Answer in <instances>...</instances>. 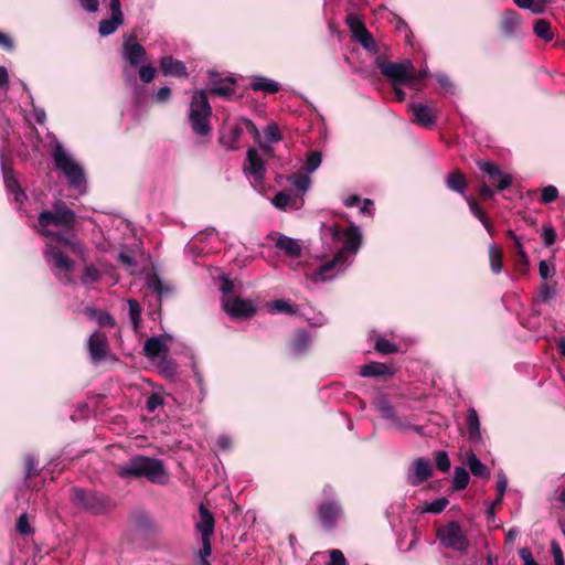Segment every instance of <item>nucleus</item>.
<instances>
[{
	"label": "nucleus",
	"mask_w": 565,
	"mask_h": 565,
	"mask_svg": "<svg viewBox=\"0 0 565 565\" xmlns=\"http://www.w3.org/2000/svg\"><path fill=\"white\" fill-rule=\"evenodd\" d=\"M26 478L34 476L38 471V462L33 457H28L25 460Z\"/></svg>",
	"instance_id": "nucleus-64"
},
{
	"label": "nucleus",
	"mask_w": 565,
	"mask_h": 565,
	"mask_svg": "<svg viewBox=\"0 0 565 565\" xmlns=\"http://www.w3.org/2000/svg\"><path fill=\"white\" fill-rule=\"evenodd\" d=\"M327 233L334 243H342L343 245L332 259L324 262L310 275L311 281L316 284L332 279L343 273L352 264L362 245V234L355 225L342 228L338 224H331L327 227Z\"/></svg>",
	"instance_id": "nucleus-2"
},
{
	"label": "nucleus",
	"mask_w": 565,
	"mask_h": 565,
	"mask_svg": "<svg viewBox=\"0 0 565 565\" xmlns=\"http://www.w3.org/2000/svg\"><path fill=\"white\" fill-rule=\"evenodd\" d=\"M514 246H515L516 255L520 258V262L523 263L524 265H527L529 264V257L526 255V252H525V249L523 247V244H522L521 239H516L514 242Z\"/></svg>",
	"instance_id": "nucleus-62"
},
{
	"label": "nucleus",
	"mask_w": 565,
	"mask_h": 565,
	"mask_svg": "<svg viewBox=\"0 0 565 565\" xmlns=\"http://www.w3.org/2000/svg\"><path fill=\"white\" fill-rule=\"evenodd\" d=\"M273 204L279 210H298L302 206L303 200L302 198L294 196L290 193L280 191L278 192L274 199Z\"/></svg>",
	"instance_id": "nucleus-23"
},
{
	"label": "nucleus",
	"mask_w": 565,
	"mask_h": 565,
	"mask_svg": "<svg viewBox=\"0 0 565 565\" xmlns=\"http://www.w3.org/2000/svg\"><path fill=\"white\" fill-rule=\"evenodd\" d=\"M52 157L55 168L66 178L70 188L74 189L79 195L86 194L88 185L85 170L63 148L62 143H56Z\"/></svg>",
	"instance_id": "nucleus-4"
},
{
	"label": "nucleus",
	"mask_w": 565,
	"mask_h": 565,
	"mask_svg": "<svg viewBox=\"0 0 565 565\" xmlns=\"http://www.w3.org/2000/svg\"><path fill=\"white\" fill-rule=\"evenodd\" d=\"M447 505L448 500L446 498H439L429 503L426 510L431 513H440L446 509Z\"/></svg>",
	"instance_id": "nucleus-55"
},
{
	"label": "nucleus",
	"mask_w": 565,
	"mask_h": 565,
	"mask_svg": "<svg viewBox=\"0 0 565 565\" xmlns=\"http://www.w3.org/2000/svg\"><path fill=\"white\" fill-rule=\"evenodd\" d=\"M161 370L167 376H173L177 373V365L170 360H164L161 363Z\"/></svg>",
	"instance_id": "nucleus-63"
},
{
	"label": "nucleus",
	"mask_w": 565,
	"mask_h": 565,
	"mask_svg": "<svg viewBox=\"0 0 565 565\" xmlns=\"http://www.w3.org/2000/svg\"><path fill=\"white\" fill-rule=\"evenodd\" d=\"M288 180L292 188L297 190L301 195L306 194L311 185V179L308 173H296L290 175Z\"/></svg>",
	"instance_id": "nucleus-36"
},
{
	"label": "nucleus",
	"mask_w": 565,
	"mask_h": 565,
	"mask_svg": "<svg viewBox=\"0 0 565 565\" xmlns=\"http://www.w3.org/2000/svg\"><path fill=\"white\" fill-rule=\"evenodd\" d=\"M162 403H163L162 397L157 393H152L150 396H148V398L146 401V408L148 412L152 413L160 405H162Z\"/></svg>",
	"instance_id": "nucleus-52"
},
{
	"label": "nucleus",
	"mask_w": 565,
	"mask_h": 565,
	"mask_svg": "<svg viewBox=\"0 0 565 565\" xmlns=\"http://www.w3.org/2000/svg\"><path fill=\"white\" fill-rule=\"evenodd\" d=\"M541 237L545 244V246H552L556 241V232L552 226L544 227L541 234Z\"/></svg>",
	"instance_id": "nucleus-54"
},
{
	"label": "nucleus",
	"mask_w": 565,
	"mask_h": 565,
	"mask_svg": "<svg viewBox=\"0 0 565 565\" xmlns=\"http://www.w3.org/2000/svg\"><path fill=\"white\" fill-rule=\"evenodd\" d=\"M359 374L363 377H375L392 375L391 369L381 362H371L360 367Z\"/></svg>",
	"instance_id": "nucleus-29"
},
{
	"label": "nucleus",
	"mask_w": 565,
	"mask_h": 565,
	"mask_svg": "<svg viewBox=\"0 0 565 565\" xmlns=\"http://www.w3.org/2000/svg\"><path fill=\"white\" fill-rule=\"evenodd\" d=\"M375 350L382 354H393L398 351V347L384 337H379L375 341Z\"/></svg>",
	"instance_id": "nucleus-41"
},
{
	"label": "nucleus",
	"mask_w": 565,
	"mask_h": 565,
	"mask_svg": "<svg viewBox=\"0 0 565 565\" xmlns=\"http://www.w3.org/2000/svg\"><path fill=\"white\" fill-rule=\"evenodd\" d=\"M534 32L539 38L546 42L553 40L554 36L553 32L551 31V24L543 19L536 21L534 25Z\"/></svg>",
	"instance_id": "nucleus-39"
},
{
	"label": "nucleus",
	"mask_w": 565,
	"mask_h": 565,
	"mask_svg": "<svg viewBox=\"0 0 565 565\" xmlns=\"http://www.w3.org/2000/svg\"><path fill=\"white\" fill-rule=\"evenodd\" d=\"M211 107L203 90L194 92L190 103L189 120L192 130L199 136H205L210 131Z\"/></svg>",
	"instance_id": "nucleus-7"
},
{
	"label": "nucleus",
	"mask_w": 565,
	"mask_h": 565,
	"mask_svg": "<svg viewBox=\"0 0 565 565\" xmlns=\"http://www.w3.org/2000/svg\"><path fill=\"white\" fill-rule=\"evenodd\" d=\"M202 547L199 552V556L201 558V563L207 561V557L212 554V544L211 539H201Z\"/></svg>",
	"instance_id": "nucleus-57"
},
{
	"label": "nucleus",
	"mask_w": 565,
	"mask_h": 565,
	"mask_svg": "<svg viewBox=\"0 0 565 565\" xmlns=\"http://www.w3.org/2000/svg\"><path fill=\"white\" fill-rule=\"evenodd\" d=\"M271 309L277 312H284L287 315H295L297 312V309L288 301L286 300H275L271 303Z\"/></svg>",
	"instance_id": "nucleus-47"
},
{
	"label": "nucleus",
	"mask_w": 565,
	"mask_h": 565,
	"mask_svg": "<svg viewBox=\"0 0 565 565\" xmlns=\"http://www.w3.org/2000/svg\"><path fill=\"white\" fill-rule=\"evenodd\" d=\"M143 352L148 358H157L168 352V347L161 337H151L143 344Z\"/></svg>",
	"instance_id": "nucleus-27"
},
{
	"label": "nucleus",
	"mask_w": 565,
	"mask_h": 565,
	"mask_svg": "<svg viewBox=\"0 0 565 565\" xmlns=\"http://www.w3.org/2000/svg\"><path fill=\"white\" fill-rule=\"evenodd\" d=\"M377 409L383 418L392 422L393 427L404 431V423L396 417V412L393 405H391L386 399H381L377 403Z\"/></svg>",
	"instance_id": "nucleus-28"
},
{
	"label": "nucleus",
	"mask_w": 565,
	"mask_h": 565,
	"mask_svg": "<svg viewBox=\"0 0 565 565\" xmlns=\"http://www.w3.org/2000/svg\"><path fill=\"white\" fill-rule=\"evenodd\" d=\"M519 555L523 561V565H539L529 548H526V547L521 548L519 551Z\"/></svg>",
	"instance_id": "nucleus-61"
},
{
	"label": "nucleus",
	"mask_w": 565,
	"mask_h": 565,
	"mask_svg": "<svg viewBox=\"0 0 565 565\" xmlns=\"http://www.w3.org/2000/svg\"><path fill=\"white\" fill-rule=\"evenodd\" d=\"M318 518L324 530H333L342 516V508L335 500H326L318 507Z\"/></svg>",
	"instance_id": "nucleus-11"
},
{
	"label": "nucleus",
	"mask_w": 565,
	"mask_h": 565,
	"mask_svg": "<svg viewBox=\"0 0 565 565\" xmlns=\"http://www.w3.org/2000/svg\"><path fill=\"white\" fill-rule=\"evenodd\" d=\"M1 167H2L3 181H4L7 190L10 193L14 194V200L17 202L22 203L23 200L26 198V195H25L24 191L21 189V186L14 175L13 170L6 164V162L3 160V156H1Z\"/></svg>",
	"instance_id": "nucleus-19"
},
{
	"label": "nucleus",
	"mask_w": 565,
	"mask_h": 565,
	"mask_svg": "<svg viewBox=\"0 0 565 565\" xmlns=\"http://www.w3.org/2000/svg\"><path fill=\"white\" fill-rule=\"evenodd\" d=\"M463 462L475 477L482 479L490 478L489 468L478 458V456L472 450L466 452Z\"/></svg>",
	"instance_id": "nucleus-22"
},
{
	"label": "nucleus",
	"mask_w": 565,
	"mask_h": 565,
	"mask_svg": "<svg viewBox=\"0 0 565 565\" xmlns=\"http://www.w3.org/2000/svg\"><path fill=\"white\" fill-rule=\"evenodd\" d=\"M437 537L440 543L456 552H466L470 546V541L458 522L451 521L437 531Z\"/></svg>",
	"instance_id": "nucleus-9"
},
{
	"label": "nucleus",
	"mask_w": 565,
	"mask_h": 565,
	"mask_svg": "<svg viewBox=\"0 0 565 565\" xmlns=\"http://www.w3.org/2000/svg\"><path fill=\"white\" fill-rule=\"evenodd\" d=\"M469 472L462 467H456L454 472L452 488L455 490H463L469 483Z\"/></svg>",
	"instance_id": "nucleus-38"
},
{
	"label": "nucleus",
	"mask_w": 565,
	"mask_h": 565,
	"mask_svg": "<svg viewBox=\"0 0 565 565\" xmlns=\"http://www.w3.org/2000/svg\"><path fill=\"white\" fill-rule=\"evenodd\" d=\"M321 160H322L321 152H319V151L311 152L307 157V160L305 163L306 172L309 174V173H312L315 170H317L319 168V166L321 164Z\"/></svg>",
	"instance_id": "nucleus-43"
},
{
	"label": "nucleus",
	"mask_w": 565,
	"mask_h": 565,
	"mask_svg": "<svg viewBox=\"0 0 565 565\" xmlns=\"http://www.w3.org/2000/svg\"><path fill=\"white\" fill-rule=\"evenodd\" d=\"M70 500L77 509L94 515L106 514L116 507L115 501L107 494L78 487L72 488Z\"/></svg>",
	"instance_id": "nucleus-5"
},
{
	"label": "nucleus",
	"mask_w": 565,
	"mask_h": 565,
	"mask_svg": "<svg viewBox=\"0 0 565 565\" xmlns=\"http://www.w3.org/2000/svg\"><path fill=\"white\" fill-rule=\"evenodd\" d=\"M275 246L284 252L288 257L298 258L301 256V245L298 239L279 234L276 238Z\"/></svg>",
	"instance_id": "nucleus-21"
},
{
	"label": "nucleus",
	"mask_w": 565,
	"mask_h": 565,
	"mask_svg": "<svg viewBox=\"0 0 565 565\" xmlns=\"http://www.w3.org/2000/svg\"><path fill=\"white\" fill-rule=\"evenodd\" d=\"M118 476L121 478H146L152 483L163 484L167 471L161 460L145 456H135L126 465L120 466Z\"/></svg>",
	"instance_id": "nucleus-3"
},
{
	"label": "nucleus",
	"mask_w": 565,
	"mask_h": 565,
	"mask_svg": "<svg viewBox=\"0 0 565 565\" xmlns=\"http://www.w3.org/2000/svg\"><path fill=\"white\" fill-rule=\"evenodd\" d=\"M122 55L130 66L136 67L145 61L146 50L142 45L128 39L124 43Z\"/></svg>",
	"instance_id": "nucleus-20"
},
{
	"label": "nucleus",
	"mask_w": 565,
	"mask_h": 565,
	"mask_svg": "<svg viewBox=\"0 0 565 565\" xmlns=\"http://www.w3.org/2000/svg\"><path fill=\"white\" fill-rule=\"evenodd\" d=\"M223 308L231 317L236 319H247L255 315L253 302L238 297L226 300Z\"/></svg>",
	"instance_id": "nucleus-13"
},
{
	"label": "nucleus",
	"mask_w": 565,
	"mask_h": 565,
	"mask_svg": "<svg viewBox=\"0 0 565 565\" xmlns=\"http://www.w3.org/2000/svg\"><path fill=\"white\" fill-rule=\"evenodd\" d=\"M97 322L100 327L115 328L116 321L114 317L108 312H98L96 315Z\"/></svg>",
	"instance_id": "nucleus-51"
},
{
	"label": "nucleus",
	"mask_w": 565,
	"mask_h": 565,
	"mask_svg": "<svg viewBox=\"0 0 565 565\" xmlns=\"http://www.w3.org/2000/svg\"><path fill=\"white\" fill-rule=\"evenodd\" d=\"M551 553L553 555L555 565H565L562 548L556 541H552L551 543Z\"/></svg>",
	"instance_id": "nucleus-53"
},
{
	"label": "nucleus",
	"mask_w": 565,
	"mask_h": 565,
	"mask_svg": "<svg viewBox=\"0 0 565 565\" xmlns=\"http://www.w3.org/2000/svg\"><path fill=\"white\" fill-rule=\"evenodd\" d=\"M468 438L471 443L481 441L480 420L477 411L471 407L467 413Z\"/></svg>",
	"instance_id": "nucleus-26"
},
{
	"label": "nucleus",
	"mask_w": 565,
	"mask_h": 565,
	"mask_svg": "<svg viewBox=\"0 0 565 565\" xmlns=\"http://www.w3.org/2000/svg\"><path fill=\"white\" fill-rule=\"evenodd\" d=\"M519 19L516 13L508 12L503 15L502 28L507 33H512L513 30L518 26Z\"/></svg>",
	"instance_id": "nucleus-45"
},
{
	"label": "nucleus",
	"mask_w": 565,
	"mask_h": 565,
	"mask_svg": "<svg viewBox=\"0 0 565 565\" xmlns=\"http://www.w3.org/2000/svg\"><path fill=\"white\" fill-rule=\"evenodd\" d=\"M311 342L310 334L306 330L297 332L295 340L290 345V352L294 356L302 355L309 348Z\"/></svg>",
	"instance_id": "nucleus-30"
},
{
	"label": "nucleus",
	"mask_w": 565,
	"mask_h": 565,
	"mask_svg": "<svg viewBox=\"0 0 565 565\" xmlns=\"http://www.w3.org/2000/svg\"><path fill=\"white\" fill-rule=\"evenodd\" d=\"M465 200L468 203L471 213L480 221V223L483 222L484 218H488L482 209L472 198L465 195Z\"/></svg>",
	"instance_id": "nucleus-49"
},
{
	"label": "nucleus",
	"mask_w": 565,
	"mask_h": 565,
	"mask_svg": "<svg viewBox=\"0 0 565 565\" xmlns=\"http://www.w3.org/2000/svg\"><path fill=\"white\" fill-rule=\"evenodd\" d=\"M200 520L195 523V530L201 539H211L214 534L215 520L213 513L203 503L199 507Z\"/></svg>",
	"instance_id": "nucleus-18"
},
{
	"label": "nucleus",
	"mask_w": 565,
	"mask_h": 565,
	"mask_svg": "<svg viewBox=\"0 0 565 565\" xmlns=\"http://www.w3.org/2000/svg\"><path fill=\"white\" fill-rule=\"evenodd\" d=\"M494 188L490 186L488 183L482 182L479 188V194L483 200H490L493 199L495 192Z\"/></svg>",
	"instance_id": "nucleus-60"
},
{
	"label": "nucleus",
	"mask_w": 565,
	"mask_h": 565,
	"mask_svg": "<svg viewBox=\"0 0 565 565\" xmlns=\"http://www.w3.org/2000/svg\"><path fill=\"white\" fill-rule=\"evenodd\" d=\"M348 22L351 28L353 38L360 42L365 50L376 51V43L365 25L354 17H349Z\"/></svg>",
	"instance_id": "nucleus-16"
},
{
	"label": "nucleus",
	"mask_w": 565,
	"mask_h": 565,
	"mask_svg": "<svg viewBox=\"0 0 565 565\" xmlns=\"http://www.w3.org/2000/svg\"><path fill=\"white\" fill-rule=\"evenodd\" d=\"M514 3L521 9H527L534 14L545 12L550 1L548 0H513Z\"/></svg>",
	"instance_id": "nucleus-35"
},
{
	"label": "nucleus",
	"mask_w": 565,
	"mask_h": 565,
	"mask_svg": "<svg viewBox=\"0 0 565 565\" xmlns=\"http://www.w3.org/2000/svg\"><path fill=\"white\" fill-rule=\"evenodd\" d=\"M555 273L554 267H551L546 260H541L539 263V274L542 279L546 280Z\"/></svg>",
	"instance_id": "nucleus-58"
},
{
	"label": "nucleus",
	"mask_w": 565,
	"mask_h": 565,
	"mask_svg": "<svg viewBox=\"0 0 565 565\" xmlns=\"http://www.w3.org/2000/svg\"><path fill=\"white\" fill-rule=\"evenodd\" d=\"M273 154L271 143H259V149L249 148L247 151L246 162L244 164L245 174L253 179L255 183L262 184L266 174L264 157Z\"/></svg>",
	"instance_id": "nucleus-8"
},
{
	"label": "nucleus",
	"mask_w": 565,
	"mask_h": 565,
	"mask_svg": "<svg viewBox=\"0 0 565 565\" xmlns=\"http://www.w3.org/2000/svg\"><path fill=\"white\" fill-rule=\"evenodd\" d=\"M234 83L232 77L218 79L212 83L210 90L215 95L226 97L234 92Z\"/></svg>",
	"instance_id": "nucleus-33"
},
{
	"label": "nucleus",
	"mask_w": 565,
	"mask_h": 565,
	"mask_svg": "<svg viewBox=\"0 0 565 565\" xmlns=\"http://www.w3.org/2000/svg\"><path fill=\"white\" fill-rule=\"evenodd\" d=\"M376 66L381 73L394 85L404 84L413 89L419 88V83L427 76L426 71L416 72L413 63L409 60L401 63L384 62L380 58L376 60Z\"/></svg>",
	"instance_id": "nucleus-6"
},
{
	"label": "nucleus",
	"mask_w": 565,
	"mask_h": 565,
	"mask_svg": "<svg viewBox=\"0 0 565 565\" xmlns=\"http://www.w3.org/2000/svg\"><path fill=\"white\" fill-rule=\"evenodd\" d=\"M232 138L234 140H253L262 141V134L257 127L248 119L241 118L235 121L232 128Z\"/></svg>",
	"instance_id": "nucleus-15"
},
{
	"label": "nucleus",
	"mask_w": 565,
	"mask_h": 565,
	"mask_svg": "<svg viewBox=\"0 0 565 565\" xmlns=\"http://www.w3.org/2000/svg\"><path fill=\"white\" fill-rule=\"evenodd\" d=\"M87 351L92 363L99 364L110 355L107 335L95 331L87 340Z\"/></svg>",
	"instance_id": "nucleus-10"
},
{
	"label": "nucleus",
	"mask_w": 565,
	"mask_h": 565,
	"mask_svg": "<svg viewBox=\"0 0 565 565\" xmlns=\"http://www.w3.org/2000/svg\"><path fill=\"white\" fill-rule=\"evenodd\" d=\"M558 196V190L554 185H546L542 189L541 202L548 204L554 202Z\"/></svg>",
	"instance_id": "nucleus-46"
},
{
	"label": "nucleus",
	"mask_w": 565,
	"mask_h": 565,
	"mask_svg": "<svg viewBox=\"0 0 565 565\" xmlns=\"http://www.w3.org/2000/svg\"><path fill=\"white\" fill-rule=\"evenodd\" d=\"M147 287L154 292L159 299L168 297L172 294V288L160 279L158 275H153L147 279Z\"/></svg>",
	"instance_id": "nucleus-31"
},
{
	"label": "nucleus",
	"mask_w": 565,
	"mask_h": 565,
	"mask_svg": "<svg viewBox=\"0 0 565 565\" xmlns=\"http://www.w3.org/2000/svg\"><path fill=\"white\" fill-rule=\"evenodd\" d=\"M478 167L489 177V182L495 190L503 191L511 186L512 177L501 171L494 162L479 161Z\"/></svg>",
	"instance_id": "nucleus-12"
},
{
	"label": "nucleus",
	"mask_w": 565,
	"mask_h": 565,
	"mask_svg": "<svg viewBox=\"0 0 565 565\" xmlns=\"http://www.w3.org/2000/svg\"><path fill=\"white\" fill-rule=\"evenodd\" d=\"M329 555L330 562L327 565H348L347 559L340 550H331Z\"/></svg>",
	"instance_id": "nucleus-56"
},
{
	"label": "nucleus",
	"mask_w": 565,
	"mask_h": 565,
	"mask_svg": "<svg viewBox=\"0 0 565 565\" xmlns=\"http://www.w3.org/2000/svg\"><path fill=\"white\" fill-rule=\"evenodd\" d=\"M446 185L451 191H455L461 194L463 198L466 194L467 180L462 173L459 171H454L448 174L446 179Z\"/></svg>",
	"instance_id": "nucleus-32"
},
{
	"label": "nucleus",
	"mask_w": 565,
	"mask_h": 565,
	"mask_svg": "<svg viewBox=\"0 0 565 565\" xmlns=\"http://www.w3.org/2000/svg\"><path fill=\"white\" fill-rule=\"evenodd\" d=\"M252 88L254 90H263L269 94H274L279 90V85L277 82H274L266 77H257L253 81Z\"/></svg>",
	"instance_id": "nucleus-37"
},
{
	"label": "nucleus",
	"mask_w": 565,
	"mask_h": 565,
	"mask_svg": "<svg viewBox=\"0 0 565 565\" xmlns=\"http://www.w3.org/2000/svg\"><path fill=\"white\" fill-rule=\"evenodd\" d=\"M111 17L99 22L98 32L102 36L113 34L124 22L120 0H110Z\"/></svg>",
	"instance_id": "nucleus-14"
},
{
	"label": "nucleus",
	"mask_w": 565,
	"mask_h": 565,
	"mask_svg": "<svg viewBox=\"0 0 565 565\" xmlns=\"http://www.w3.org/2000/svg\"><path fill=\"white\" fill-rule=\"evenodd\" d=\"M161 71L164 75L169 76H185L186 75V68L183 62L179 60H174L171 56H164L160 61Z\"/></svg>",
	"instance_id": "nucleus-24"
},
{
	"label": "nucleus",
	"mask_w": 565,
	"mask_h": 565,
	"mask_svg": "<svg viewBox=\"0 0 565 565\" xmlns=\"http://www.w3.org/2000/svg\"><path fill=\"white\" fill-rule=\"evenodd\" d=\"M40 234L45 238L44 259L54 276L64 285L73 282L75 263L66 255L70 252L83 262L88 258L85 245L74 230L76 214L62 200L53 203V210H44L38 217Z\"/></svg>",
	"instance_id": "nucleus-1"
},
{
	"label": "nucleus",
	"mask_w": 565,
	"mask_h": 565,
	"mask_svg": "<svg viewBox=\"0 0 565 565\" xmlns=\"http://www.w3.org/2000/svg\"><path fill=\"white\" fill-rule=\"evenodd\" d=\"M490 268L493 274H500L503 268L502 250L495 245L490 244L488 247Z\"/></svg>",
	"instance_id": "nucleus-34"
},
{
	"label": "nucleus",
	"mask_w": 565,
	"mask_h": 565,
	"mask_svg": "<svg viewBox=\"0 0 565 565\" xmlns=\"http://www.w3.org/2000/svg\"><path fill=\"white\" fill-rule=\"evenodd\" d=\"M102 278L100 270L93 264L87 265L84 268L82 281L84 285H90L93 282L98 281Z\"/></svg>",
	"instance_id": "nucleus-40"
},
{
	"label": "nucleus",
	"mask_w": 565,
	"mask_h": 565,
	"mask_svg": "<svg viewBox=\"0 0 565 565\" xmlns=\"http://www.w3.org/2000/svg\"><path fill=\"white\" fill-rule=\"evenodd\" d=\"M17 531L19 534L23 536H28L33 534V529L30 525L29 518L26 513H22L17 522Z\"/></svg>",
	"instance_id": "nucleus-44"
},
{
	"label": "nucleus",
	"mask_w": 565,
	"mask_h": 565,
	"mask_svg": "<svg viewBox=\"0 0 565 565\" xmlns=\"http://www.w3.org/2000/svg\"><path fill=\"white\" fill-rule=\"evenodd\" d=\"M436 466L441 472H448L450 469V459L446 451H438L436 454Z\"/></svg>",
	"instance_id": "nucleus-48"
},
{
	"label": "nucleus",
	"mask_w": 565,
	"mask_h": 565,
	"mask_svg": "<svg viewBox=\"0 0 565 565\" xmlns=\"http://www.w3.org/2000/svg\"><path fill=\"white\" fill-rule=\"evenodd\" d=\"M263 141H280L282 136L277 124L270 122L263 130Z\"/></svg>",
	"instance_id": "nucleus-42"
},
{
	"label": "nucleus",
	"mask_w": 565,
	"mask_h": 565,
	"mask_svg": "<svg viewBox=\"0 0 565 565\" xmlns=\"http://www.w3.org/2000/svg\"><path fill=\"white\" fill-rule=\"evenodd\" d=\"M411 110L414 116V121L417 124L429 127L434 124V110L423 104H413Z\"/></svg>",
	"instance_id": "nucleus-25"
},
{
	"label": "nucleus",
	"mask_w": 565,
	"mask_h": 565,
	"mask_svg": "<svg viewBox=\"0 0 565 565\" xmlns=\"http://www.w3.org/2000/svg\"><path fill=\"white\" fill-rule=\"evenodd\" d=\"M433 475L431 465L428 459L417 458L414 461L413 472L407 476L408 484L416 487L428 480Z\"/></svg>",
	"instance_id": "nucleus-17"
},
{
	"label": "nucleus",
	"mask_w": 565,
	"mask_h": 565,
	"mask_svg": "<svg viewBox=\"0 0 565 565\" xmlns=\"http://www.w3.org/2000/svg\"><path fill=\"white\" fill-rule=\"evenodd\" d=\"M157 73V70L151 65H141L139 68V77L143 83H150Z\"/></svg>",
	"instance_id": "nucleus-50"
},
{
	"label": "nucleus",
	"mask_w": 565,
	"mask_h": 565,
	"mask_svg": "<svg viewBox=\"0 0 565 565\" xmlns=\"http://www.w3.org/2000/svg\"><path fill=\"white\" fill-rule=\"evenodd\" d=\"M130 318L135 327H138L140 320V308L136 300H129Z\"/></svg>",
	"instance_id": "nucleus-59"
}]
</instances>
